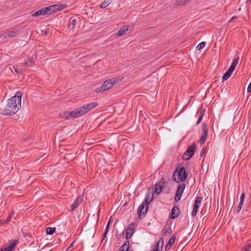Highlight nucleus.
I'll return each instance as SVG.
<instances>
[{
    "instance_id": "1",
    "label": "nucleus",
    "mask_w": 251,
    "mask_h": 251,
    "mask_svg": "<svg viewBox=\"0 0 251 251\" xmlns=\"http://www.w3.org/2000/svg\"><path fill=\"white\" fill-rule=\"evenodd\" d=\"M22 93L17 92L14 96L7 100V103L3 111V115L12 116L15 114L21 107V98Z\"/></svg>"
},
{
    "instance_id": "2",
    "label": "nucleus",
    "mask_w": 251,
    "mask_h": 251,
    "mask_svg": "<svg viewBox=\"0 0 251 251\" xmlns=\"http://www.w3.org/2000/svg\"><path fill=\"white\" fill-rule=\"evenodd\" d=\"M98 105V102H93L76 108V111L77 112V114L78 115V117L86 114L92 110L94 108L97 106Z\"/></svg>"
},
{
    "instance_id": "3",
    "label": "nucleus",
    "mask_w": 251,
    "mask_h": 251,
    "mask_svg": "<svg viewBox=\"0 0 251 251\" xmlns=\"http://www.w3.org/2000/svg\"><path fill=\"white\" fill-rule=\"evenodd\" d=\"M196 148L195 143H193L190 146L188 147L182 155V159L184 160H187L191 158L195 153Z\"/></svg>"
},
{
    "instance_id": "4",
    "label": "nucleus",
    "mask_w": 251,
    "mask_h": 251,
    "mask_svg": "<svg viewBox=\"0 0 251 251\" xmlns=\"http://www.w3.org/2000/svg\"><path fill=\"white\" fill-rule=\"evenodd\" d=\"M65 7V5L54 4L50 6L44 7L45 15H50L56 11L60 10Z\"/></svg>"
},
{
    "instance_id": "5",
    "label": "nucleus",
    "mask_w": 251,
    "mask_h": 251,
    "mask_svg": "<svg viewBox=\"0 0 251 251\" xmlns=\"http://www.w3.org/2000/svg\"><path fill=\"white\" fill-rule=\"evenodd\" d=\"M189 174H173V179L176 183L184 182L188 176Z\"/></svg>"
},
{
    "instance_id": "6",
    "label": "nucleus",
    "mask_w": 251,
    "mask_h": 251,
    "mask_svg": "<svg viewBox=\"0 0 251 251\" xmlns=\"http://www.w3.org/2000/svg\"><path fill=\"white\" fill-rule=\"evenodd\" d=\"M151 196V193L149 192V190L148 192L146 193L145 199L144 201L145 202V205H146V208L145 210L143 211V217H145L146 215L148 209H149V205L150 204V203L151 202V201L153 200L154 194L153 193L151 195V199H150Z\"/></svg>"
},
{
    "instance_id": "7",
    "label": "nucleus",
    "mask_w": 251,
    "mask_h": 251,
    "mask_svg": "<svg viewBox=\"0 0 251 251\" xmlns=\"http://www.w3.org/2000/svg\"><path fill=\"white\" fill-rule=\"evenodd\" d=\"M202 198L201 197H197L196 200L195 201L194 204L193 205V209L191 214L193 217H194L196 216Z\"/></svg>"
},
{
    "instance_id": "8",
    "label": "nucleus",
    "mask_w": 251,
    "mask_h": 251,
    "mask_svg": "<svg viewBox=\"0 0 251 251\" xmlns=\"http://www.w3.org/2000/svg\"><path fill=\"white\" fill-rule=\"evenodd\" d=\"M185 188V184L184 183L180 184L178 186L175 199L176 202H177L180 200Z\"/></svg>"
},
{
    "instance_id": "9",
    "label": "nucleus",
    "mask_w": 251,
    "mask_h": 251,
    "mask_svg": "<svg viewBox=\"0 0 251 251\" xmlns=\"http://www.w3.org/2000/svg\"><path fill=\"white\" fill-rule=\"evenodd\" d=\"M77 112L76 111V109L71 112L65 111L63 113V115L62 117L64 118L65 120L75 119L78 117V116L77 114Z\"/></svg>"
},
{
    "instance_id": "10",
    "label": "nucleus",
    "mask_w": 251,
    "mask_h": 251,
    "mask_svg": "<svg viewBox=\"0 0 251 251\" xmlns=\"http://www.w3.org/2000/svg\"><path fill=\"white\" fill-rule=\"evenodd\" d=\"M202 128L203 133L200 138V141L201 144H203L206 140L207 135H208V128L207 127V126L205 123L202 124Z\"/></svg>"
},
{
    "instance_id": "11",
    "label": "nucleus",
    "mask_w": 251,
    "mask_h": 251,
    "mask_svg": "<svg viewBox=\"0 0 251 251\" xmlns=\"http://www.w3.org/2000/svg\"><path fill=\"white\" fill-rule=\"evenodd\" d=\"M164 183H165V181L164 180L163 177H162L161 178L160 181L155 184V188L154 192L157 195H159L161 193V192L164 187Z\"/></svg>"
},
{
    "instance_id": "12",
    "label": "nucleus",
    "mask_w": 251,
    "mask_h": 251,
    "mask_svg": "<svg viewBox=\"0 0 251 251\" xmlns=\"http://www.w3.org/2000/svg\"><path fill=\"white\" fill-rule=\"evenodd\" d=\"M180 215L179 209L178 207L174 206L172 209L171 212V215L170 218L171 219H175L177 218Z\"/></svg>"
},
{
    "instance_id": "13",
    "label": "nucleus",
    "mask_w": 251,
    "mask_h": 251,
    "mask_svg": "<svg viewBox=\"0 0 251 251\" xmlns=\"http://www.w3.org/2000/svg\"><path fill=\"white\" fill-rule=\"evenodd\" d=\"M9 244L5 249L6 251H12L16 247L18 243V240H11L9 242Z\"/></svg>"
},
{
    "instance_id": "14",
    "label": "nucleus",
    "mask_w": 251,
    "mask_h": 251,
    "mask_svg": "<svg viewBox=\"0 0 251 251\" xmlns=\"http://www.w3.org/2000/svg\"><path fill=\"white\" fill-rule=\"evenodd\" d=\"M82 202V199L79 198H77L74 203L71 205V211H73L81 204Z\"/></svg>"
},
{
    "instance_id": "15",
    "label": "nucleus",
    "mask_w": 251,
    "mask_h": 251,
    "mask_svg": "<svg viewBox=\"0 0 251 251\" xmlns=\"http://www.w3.org/2000/svg\"><path fill=\"white\" fill-rule=\"evenodd\" d=\"M18 31H7L3 35V38H12L16 36L17 35Z\"/></svg>"
},
{
    "instance_id": "16",
    "label": "nucleus",
    "mask_w": 251,
    "mask_h": 251,
    "mask_svg": "<svg viewBox=\"0 0 251 251\" xmlns=\"http://www.w3.org/2000/svg\"><path fill=\"white\" fill-rule=\"evenodd\" d=\"M134 233L133 228L130 226L127 227L126 229V238L127 240L129 239L132 236Z\"/></svg>"
},
{
    "instance_id": "17",
    "label": "nucleus",
    "mask_w": 251,
    "mask_h": 251,
    "mask_svg": "<svg viewBox=\"0 0 251 251\" xmlns=\"http://www.w3.org/2000/svg\"><path fill=\"white\" fill-rule=\"evenodd\" d=\"M176 237L175 236L172 237L169 240L167 244L165 246V250H169L172 247V245L175 244Z\"/></svg>"
},
{
    "instance_id": "18",
    "label": "nucleus",
    "mask_w": 251,
    "mask_h": 251,
    "mask_svg": "<svg viewBox=\"0 0 251 251\" xmlns=\"http://www.w3.org/2000/svg\"><path fill=\"white\" fill-rule=\"evenodd\" d=\"M145 205L144 203H142L138 207V216L139 218H142V214L143 215V211L145 210Z\"/></svg>"
},
{
    "instance_id": "19",
    "label": "nucleus",
    "mask_w": 251,
    "mask_h": 251,
    "mask_svg": "<svg viewBox=\"0 0 251 251\" xmlns=\"http://www.w3.org/2000/svg\"><path fill=\"white\" fill-rule=\"evenodd\" d=\"M161 242V250H162V249L163 248V246L164 240H163V238L161 237L158 242H156L154 248L152 251H160L159 245H160V243Z\"/></svg>"
},
{
    "instance_id": "20",
    "label": "nucleus",
    "mask_w": 251,
    "mask_h": 251,
    "mask_svg": "<svg viewBox=\"0 0 251 251\" xmlns=\"http://www.w3.org/2000/svg\"><path fill=\"white\" fill-rule=\"evenodd\" d=\"M233 71L228 68V69L226 71V72L224 74L222 79L223 81L226 80L231 75Z\"/></svg>"
},
{
    "instance_id": "21",
    "label": "nucleus",
    "mask_w": 251,
    "mask_h": 251,
    "mask_svg": "<svg viewBox=\"0 0 251 251\" xmlns=\"http://www.w3.org/2000/svg\"><path fill=\"white\" fill-rule=\"evenodd\" d=\"M173 173H187L185 168L181 164L177 165Z\"/></svg>"
},
{
    "instance_id": "22",
    "label": "nucleus",
    "mask_w": 251,
    "mask_h": 251,
    "mask_svg": "<svg viewBox=\"0 0 251 251\" xmlns=\"http://www.w3.org/2000/svg\"><path fill=\"white\" fill-rule=\"evenodd\" d=\"M129 246V242L126 241L124 244L120 248L118 251H128Z\"/></svg>"
},
{
    "instance_id": "23",
    "label": "nucleus",
    "mask_w": 251,
    "mask_h": 251,
    "mask_svg": "<svg viewBox=\"0 0 251 251\" xmlns=\"http://www.w3.org/2000/svg\"><path fill=\"white\" fill-rule=\"evenodd\" d=\"M40 15H46L44 8H42L37 10V11L34 12L32 16L34 17H37Z\"/></svg>"
},
{
    "instance_id": "24",
    "label": "nucleus",
    "mask_w": 251,
    "mask_h": 251,
    "mask_svg": "<svg viewBox=\"0 0 251 251\" xmlns=\"http://www.w3.org/2000/svg\"><path fill=\"white\" fill-rule=\"evenodd\" d=\"M128 27H129V26H124L122 27L120 29V30L118 31L117 35L119 36H121L124 35L125 34V33L127 31H128Z\"/></svg>"
},
{
    "instance_id": "25",
    "label": "nucleus",
    "mask_w": 251,
    "mask_h": 251,
    "mask_svg": "<svg viewBox=\"0 0 251 251\" xmlns=\"http://www.w3.org/2000/svg\"><path fill=\"white\" fill-rule=\"evenodd\" d=\"M238 61H239V57L237 56L233 59V60L229 68H230L232 70L234 71L236 67V65H237V64L238 63Z\"/></svg>"
},
{
    "instance_id": "26",
    "label": "nucleus",
    "mask_w": 251,
    "mask_h": 251,
    "mask_svg": "<svg viewBox=\"0 0 251 251\" xmlns=\"http://www.w3.org/2000/svg\"><path fill=\"white\" fill-rule=\"evenodd\" d=\"M164 230V235H167L168 234H170L172 232L171 225H168V224L167 223V225H166V226L165 227Z\"/></svg>"
},
{
    "instance_id": "27",
    "label": "nucleus",
    "mask_w": 251,
    "mask_h": 251,
    "mask_svg": "<svg viewBox=\"0 0 251 251\" xmlns=\"http://www.w3.org/2000/svg\"><path fill=\"white\" fill-rule=\"evenodd\" d=\"M103 85L106 90H108L112 87V83H111V82H110V80H109L108 79L104 81V82L103 84Z\"/></svg>"
},
{
    "instance_id": "28",
    "label": "nucleus",
    "mask_w": 251,
    "mask_h": 251,
    "mask_svg": "<svg viewBox=\"0 0 251 251\" xmlns=\"http://www.w3.org/2000/svg\"><path fill=\"white\" fill-rule=\"evenodd\" d=\"M55 227H48L46 228V233L49 235H52L55 232Z\"/></svg>"
},
{
    "instance_id": "29",
    "label": "nucleus",
    "mask_w": 251,
    "mask_h": 251,
    "mask_svg": "<svg viewBox=\"0 0 251 251\" xmlns=\"http://www.w3.org/2000/svg\"><path fill=\"white\" fill-rule=\"evenodd\" d=\"M105 91H106V90L105 88V87H104L103 85H102L100 87H99L97 88L96 89L95 92L96 93H102V92H104Z\"/></svg>"
},
{
    "instance_id": "30",
    "label": "nucleus",
    "mask_w": 251,
    "mask_h": 251,
    "mask_svg": "<svg viewBox=\"0 0 251 251\" xmlns=\"http://www.w3.org/2000/svg\"><path fill=\"white\" fill-rule=\"evenodd\" d=\"M110 0H104L100 5V7L101 8H104L107 7L110 3Z\"/></svg>"
},
{
    "instance_id": "31",
    "label": "nucleus",
    "mask_w": 251,
    "mask_h": 251,
    "mask_svg": "<svg viewBox=\"0 0 251 251\" xmlns=\"http://www.w3.org/2000/svg\"><path fill=\"white\" fill-rule=\"evenodd\" d=\"M25 63L28 66H32L34 63L33 58H29Z\"/></svg>"
},
{
    "instance_id": "32",
    "label": "nucleus",
    "mask_w": 251,
    "mask_h": 251,
    "mask_svg": "<svg viewBox=\"0 0 251 251\" xmlns=\"http://www.w3.org/2000/svg\"><path fill=\"white\" fill-rule=\"evenodd\" d=\"M70 24L72 26V28H74L76 25V20L75 19H73V18H71L70 19L69 21Z\"/></svg>"
},
{
    "instance_id": "33",
    "label": "nucleus",
    "mask_w": 251,
    "mask_h": 251,
    "mask_svg": "<svg viewBox=\"0 0 251 251\" xmlns=\"http://www.w3.org/2000/svg\"><path fill=\"white\" fill-rule=\"evenodd\" d=\"M205 44H206V43L205 42H201L197 46V49L198 50H201L204 47Z\"/></svg>"
},
{
    "instance_id": "34",
    "label": "nucleus",
    "mask_w": 251,
    "mask_h": 251,
    "mask_svg": "<svg viewBox=\"0 0 251 251\" xmlns=\"http://www.w3.org/2000/svg\"><path fill=\"white\" fill-rule=\"evenodd\" d=\"M204 112H205V110H203L202 111H201V112L200 115L199 119L196 123L197 125H198L201 122V121L203 117Z\"/></svg>"
},
{
    "instance_id": "35",
    "label": "nucleus",
    "mask_w": 251,
    "mask_h": 251,
    "mask_svg": "<svg viewBox=\"0 0 251 251\" xmlns=\"http://www.w3.org/2000/svg\"><path fill=\"white\" fill-rule=\"evenodd\" d=\"M108 80H110L111 83H112V87H113L114 85L116 84L119 82V80L115 77Z\"/></svg>"
},
{
    "instance_id": "36",
    "label": "nucleus",
    "mask_w": 251,
    "mask_h": 251,
    "mask_svg": "<svg viewBox=\"0 0 251 251\" xmlns=\"http://www.w3.org/2000/svg\"><path fill=\"white\" fill-rule=\"evenodd\" d=\"M243 204V203L240 202H239L237 208L236 209V211L237 213L239 212L241 210V209L242 207Z\"/></svg>"
},
{
    "instance_id": "37",
    "label": "nucleus",
    "mask_w": 251,
    "mask_h": 251,
    "mask_svg": "<svg viewBox=\"0 0 251 251\" xmlns=\"http://www.w3.org/2000/svg\"><path fill=\"white\" fill-rule=\"evenodd\" d=\"M13 69L15 71V72L17 73L18 74H20V73H22V70L20 68H18L16 66H13Z\"/></svg>"
},
{
    "instance_id": "38",
    "label": "nucleus",
    "mask_w": 251,
    "mask_h": 251,
    "mask_svg": "<svg viewBox=\"0 0 251 251\" xmlns=\"http://www.w3.org/2000/svg\"><path fill=\"white\" fill-rule=\"evenodd\" d=\"M245 197V193L242 192L240 196V202L244 203V199Z\"/></svg>"
},
{
    "instance_id": "39",
    "label": "nucleus",
    "mask_w": 251,
    "mask_h": 251,
    "mask_svg": "<svg viewBox=\"0 0 251 251\" xmlns=\"http://www.w3.org/2000/svg\"><path fill=\"white\" fill-rule=\"evenodd\" d=\"M190 0H179L178 4L183 5L186 3L188 1H189Z\"/></svg>"
},
{
    "instance_id": "40",
    "label": "nucleus",
    "mask_w": 251,
    "mask_h": 251,
    "mask_svg": "<svg viewBox=\"0 0 251 251\" xmlns=\"http://www.w3.org/2000/svg\"><path fill=\"white\" fill-rule=\"evenodd\" d=\"M110 220H109V221L107 223L106 226L105 227L104 231L108 232L109 226H110Z\"/></svg>"
},
{
    "instance_id": "41",
    "label": "nucleus",
    "mask_w": 251,
    "mask_h": 251,
    "mask_svg": "<svg viewBox=\"0 0 251 251\" xmlns=\"http://www.w3.org/2000/svg\"><path fill=\"white\" fill-rule=\"evenodd\" d=\"M237 18V16H233V17H232V18H231L230 20H229V23H234V21H235V20H236Z\"/></svg>"
},
{
    "instance_id": "42",
    "label": "nucleus",
    "mask_w": 251,
    "mask_h": 251,
    "mask_svg": "<svg viewBox=\"0 0 251 251\" xmlns=\"http://www.w3.org/2000/svg\"><path fill=\"white\" fill-rule=\"evenodd\" d=\"M108 232H106V231H104L103 234V238L101 241V242H102L103 241V240L104 239V238L105 237H106V235H107V234Z\"/></svg>"
},
{
    "instance_id": "43",
    "label": "nucleus",
    "mask_w": 251,
    "mask_h": 251,
    "mask_svg": "<svg viewBox=\"0 0 251 251\" xmlns=\"http://www.w3.org/2000/svg\"><path fill=\"white\" fill-rule=\"evenodd\" d=\"M247 91L248 92H251V82L248 87Z\"/></svg>"
},
{
    "instance_id": "44",
    "label": "nucleus",
    "mask_w": 251,
    "mask_h": 251,
    "mask_svg": "<svg viewBox=\"0 0 251 251\" xmlns=\"http://www.w3.org/2000/svg\"><path fill=\"white\" fill-rule=\"evenodd\" d=\"M205 153V150L204 149H202L201 151V153H200V156L201 157H202V155L204 154Z\"/></svg>"
},
{
    "instance_id": "45",
    "label": "nucleus",
    "mask_w": 251,
    "mask_h": 251,
    "mask_svg": "<svg viewBox=\"0 0 251 251\" xmlns=\"http://www.w3.org/2000/svg\"><path fill=\"white\" fill-rule=\"evenodd\" d=\"M74 243H75V241H73V242L70 244V246L68 248V249H67L68 250L70 248H71V247H73V244H74Z\"/></svg>"
},
{
    "instance_id": "46",
    "label": "nucleus",
    "mask_w": 251,
    "mask_h": 251,
    "mask_svg": "<svg viewBox=\"0 0 251 251\" xmlns=\"http://www.w3.org/2000/svg\"><path fill=\"white\" fill-rule=\"evenodd\" d=\"M246 3L248 4H250L251 3V0H247Z\"/></svg>"
},
{
    "instance_id": "47",
    "label": "nucleus",
    "mask_w": 251,
    "mask_h": 251,
    "mask_svg": "<svg viewBox=\"0 0 251 251\" xmlns=\"http://www.w3.org/2000/svg\"><path fill=\"white\" fill-rule=\"evenodd\" d=\"M10 218V217H9L8 218H7L5 221V223H8V221H9V219Z\"/></svg>"
},
{
    "instance_id": "48",
    "label": "nucleus",
    "mask_w": 251,
    "mask_h": 251,
    "mask_svg": "<svg viewBox=\"0 0 251 251\" xmlns=\"http://www.w3.org/2000/svg\"><path fill=\"white\" fill-rule=\"evenodd\" d=\"M0 251H6V250H5V249L4 248V249H0Z\"/></svg>"
},
{
    "instance_id": "49",
    "label": "nucleus",
    "mask_w": 251,
    "mask_h": 251,
    "mask_svg": "<svg viewBox=\"0 0 251 251\" xmlns=\"http://www.w3.org/2000/svg\"><path fill=\"white\" fill-rule=\"evenodd\" d=\"M2 222V220H0V223Z\"/></svg>"
},
{
    "instance_id": "50",
    "label": "nucleus",
    "mask_w": 251,
    "mask_h": 251,
    "mask_svg": "<svg viewBox=\"0 0 251 251\" xmlns=\"http://www.w3.org/2000/svg\"><path fill=\"white\" fill-rule=\"evenodd\" d=\"M133 251L132 250V251Z\"/></svg>"
}]
</instances>
